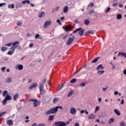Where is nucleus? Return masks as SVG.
I'll list each match as a JSON object with an SVG mask.
<instances>
[{
    "label": "nucleus",
    "instance_id": "obj_1",
    "mask_svg": "<svg viewBox=\"0 0 126 126\" xmlns=\"http://www.w3.org/2000/svg\"><path fill=\"white\" fill-rule=\"evenodd\" d=\"M46 82H47V78L43 79L41 83L39 84V89L41 95H43V94L46 93V90L44 89V86H45Z\"/></svg>",
    "mask_w": 126,
    "mask_h": 126
},
{
    "label": "nucleus",
    "instance_id": "obj_2",
    "mask_svg": "<svg viewBox=\"0 0 126 126\" xmlns=\"http://www.w3.org/2000/svg\"><path fill=\"white\" fill-rule=\"evenodd\" d=\"M58 112L57 107L52 108L46 112V115H51V114H56Z\"/></svg>",
    "mask_w": 126,
    "mask_h": 126
},
{
    "label": "nucleus",
    "instance_id": "obj_3",
    "mask_svg": "<svg viewBox=\"0 0 126 126\" xmlns=\"http://www.w3.org/2000/svg\"><path fill=\"white\" fill-rule=\"evenodd\" d=\"M75 39V36L73 35L72 37H69L67 40L66 45L69 46L73 42V40Z\"/></svg>",
    "mask_w": 126,
    "mask_h": 126
},
{
    "label": "nucleus",
    "instance_id": "obj_4",
    "mask_svg": "<svg viewBox=\"0 0 126 126\" xmlns=\"http://www.w3.org/2000/svg\"><path fill=\"white\" fill-rule=\"evenodd\" d=\"M78 31H80L79 32V34L80 36H82V35H83V32H84V30H82V28H79L76 30H75V31H74V32H73V33H76L77 32H78Z\"/></svg>",
    "mask_w": 126,
    "mask_h": 126
},
{
    "label": "nucleus",
    "instance_id": "obj_5",
    "mask_svg": "<svg viewBox=\"0 0 126 126\" xmlns=\"http://www.w3.org/2000/svg\"><path fill=\"white\" fill-rule=\"evenodd\" d=\"M65 123L63 121H58L55 123V126H65Z\"/></svg>",
    "mask_w": 126,
    "mask_h": 126
},
{
    "label": "nucleus",
    "instance_id": "obj_6",
    "mask_svg": "<svg viewBox=\"0 0 126 126\" xmlns=\"http://www.w3.org/2000/svg\"><path fill=\"white\" fill-rule=\"evenodd\" d=\"M11 100V97H10V95L7 94L5 97L4 100L2 101V103L3 104H6V101L7 100Z\"/></svg>",
    "mask_w": 126,
    "mask_h": 126
},
{
    "label": "nucleus",
    "instance_id": "obj_7",
    "mask_svg": "<svg viewBox=\"0 0 126 126\" xmlns=\"http://www.w3.org/2000/svg\"><path fill=\"white\" fill-rule=\"evenodd\" d=\"M51 23H52L51 21H45L43 25L44 28H48L51 25Z\"/></svg>",
    "mask_w": 126,
    "mask_h": 126
},
{
    "label": "nucleus",
    "instance_id": "obj_8",
    "mask_svg": "<svg viewBox=\"0 0 126 126\" xmlns=\"http://www.w3.org/2000/svg\"><path fill=\"white\" fill-rule=\"evenodd\" d=\"M96 118V116L94 115L93 114L91 113L88 116V120H94Z\"/></svg>",
    "mask_w": 126,
    "mask_h": 126
},
{
    "label": "nucleus",
    "instance_id": "obj_9",
    "mask_svg": "<svg viewBox=\"0 0 126 126\" xmlns=\"http://www.w3.org/2000/svg\"><path fill=\"white\" fill-rule=\"evenodd\" d=\"M70 112L71 115H75L76 114V109L74 107L70 108Z\"/></svg>",
    "mask_w": 126,
    "mask_h": 126
},
{
    "label": "nucleus",
    "instance_id": "obj_10",
    "mask_svg": "<svg viewBox=\"0 0 126 126\" xmlns=\"http://www.w3.org/2000/svg\"><path fill=\"white\" fill-rule=\"evenodd\" d=\"M100 69L101 70L104 69V67H103V64H102L98 65L96 67V70L99 71Z\"/></svg>",
    "mask_w": 126,
    "mask_h": 126
},
{
    "label": "nucleus",
    "instance_id": "obj_11",
    "mask_svg": "<svg viewBox=\"0 0 126 126\" xmlns=\"http://www.w3.org/2000/svg\"><path fill=\"white\" fill-rule=\"evenodd\" d=\"M119 57H124V58H126V53L125 52H119L118 53Z\"/></svg>",
    "mask_w": 126,
    "mask_h": 126
},
{
    "label": "nucleus",
    "instance_id": "obj_12",
    "mask_svg": "<svg viewBox=\"0 0 126 126\" xmlns=\"http://www.w3.org/2000/svg\"><path fill=\"white\" fill-rule=\"evenodd\" d=\"M16 69H19V70H22L23 69V65L19 64L16 66Z\"/></svg>",
    "mask_w": 126,
    "mask_h": 126
},
{
    "label": "nucleus",
    "instance_id": "obj_13",
    "mask_svg": "<svg viewBox=\"0 0 126 126\" xmlns=\"http://www.w3.org/2000/svg\"><path fill=\"white\" fill-rule=\"evenodd\" d=\"M99 59H101V57H98L95 58L94 60L92 61L91 63H97V62L99 61Z\"/></svg>",
    "mask_w": 126,
    "mask_h": 126
},
{
    "label": "nucleus",
    "instance_id": "obj_14",
    "mask_svg": "<svg viewBox=\"0 0 126 126\" xmlns=\"http://www.w3.org/2000/svg\"><path fill=\"white\" fill-rule=\"evenodd\" d=\"M38 86V84L37 83H34L32 84L30 87V89H32V88H35Z\"/></svg>",
    "mask_w": 126,
    "mask_h": 126
},
{
    "label": "nucleus",
    "instance_id": "obj_15",
    "mask_svg": "<svg viewBox=\"0 0 126 126\" xmlns=\"http://www.w3.org/2000/svg\"><path fill=\"white\" fill-rule=\"evenodd\" d=\"M38 16L40 18H43V17H45V12H39L38 13Z\"/></svg>",
    "mask_w": 126,
    "mask_h": 126
},
{
    "label": "nucleus",
    "instance_id": "obj_16",
    "mask_svg": "<svg viewBox=\"0 0 126 126\" xmlns=\"http://www.w3.org/2000/svg\"><path fill=\"white\" fill-rule=\"evenodd\" d=\"M7 125H8V126H13V122H12V120H7Z\"/></svg>",
    "mask_w": 126,
    "mask_h": 126
},
{
    "label": "nucleus",
    "instance_id": "obj_17",
    "mask_svg": "<svg viewBox=\"0 0 126 126\" xmlns=\"http://www.w3.org/2000/svg\"><path fill=\"white\" fill-rule=\"evenodd\" d=\"M15 5L14 4H11L9 5H8V8H9L10 9H13L14 8Z\"/></svg>",
    "mask_w": 126,
    "mask_h": 126
},
{
    "label": "nucleus",
    "instance_id": "obj_18",
    "mask_svg": "<svg viewBox=\"0 0 126 126\" xmlns=\"http://www.w3.org/2000/svg\"><path fill=\"white\" fill-rule=\"evenodd\" d=\"M114 112L116 114L117 116H121V113L120 112V111L118 110V109H114Z\"/></svg>",
    "mask_w": 126,
    "mask_h": 126
},
{
    "label": "nucleus",
    "instance_id": "obj_19",
    "mask_svg": "<svg viewBox=\"0 0 126 126\" xmlns=\"http://www.w3.org/2000/svg\"><path fill=\"white\" fill-rule=\"evenodd\" d=\"M18 97H19V94H18V93H17L15 94H14V95L13 96L14 101H15L16 100V99H17L18 98Z\"/></svg>",
    "mask_w": 126,
    "mask_h": 126
},
{
    "label": "nucleus",
    "instance_id": "obj_20",
    "mask_svg": "<svg viewBox=\"0 0 126 126\" xmlns=\"http://www.w3.org/2000/svg\"><path fill=\"white\" fill-rule=\"evenodd\" d=\"M95 13V10H89V15H92L93 14H94Z\"/></svg>",
    "mask_w": 126,
    "mask_h": 126
},
{
    "label": "nucleus",
    "instance_id": "obj_21",
    "mask_svg": "<svg viewBox=\"0 0 126 126\" xmlns=\"http://www.w3.org/2000/svg\"><path fill=\"white\" fill-rule=\"evenodd\" d=\"M114 122H115V119L111 118L108 121V124H109V125H111V124H113Z\"/></svg>",
    "mask_w": 126,
    "mask_h": 126
},
{
    "label": "nucleus",
    "instance_id": "obj_22",
    "mask_svg": "<svg viewBox=\"0 0 126 126\" xmlns=\"http://www.w3.org/2000/svg\"><path fill=\"white\" fill-rule=\"evenodd\" d=\"M74 93V90H71L70 92L67 94V97H70L72 94Z\"/></svg>",
    "mask_w": 126,
    "mask_h": 126
},
{
    "label": "nucleus",
    "instance_id": "obj_23",
    "mask_svg": "<svg viewBox=\"0 0 126 126\" xmlns=\"http://www.w3.org/2000/svg\"><path fill=\"white\" fill-rule=\"evenodd\" d=\"M104 73H105V71L104 70H102V71H97V74L98 75H102V74H104Z\"/></svg>",
    "mask_w": 126,
    "mask_h": 126
},
{
    "label": "nucleus",
    "instance_id": "obj_24",
    "mask_svg": "<svg viewBox=\"0 0 126 126\" xmlns=\"http://www.w3.org/2000/svg\"><path fill=\"white\" fill-rule=\"evenodd\" d=\"M70 29H71V27L70 26H66L64 28V30L65 31H68V30H70Z\"/></svg>",
    "mask_w": 126,
    "mask_h": 126
},
{
    "label": "nucleus",
    "instance_id": "obj_25",
    "mask_svg": "<svg viewBox=\"0 0 126 126\" xmlns=\"http://www.w3.org/2000/svg\"><path fill=\"white\" fill-rule=\"evenodd\" d=\"M63 11L64 13L67 12V11H68V7H67V6L64 7L63 9Z\"/></svg>",
    "mask_w": 126,
    "mask_h": 126
},
{
    "label": "nucleus",
    "instance_id": "obj_26",
    "mask_svg": "<svg viewBox=\"0 0 126 126\" xmlns=\"http://www.w3.org/2000/svg\"><path fill=\"white\" fill-rule=\"evenodd\" d=\"M12 45L13 46H15L16 45H19V41H14L12 43Z\"/></svg>",
    "mask_w": 126,
    "mask_h": 126
},
{
    "label": "nucleus",
    "instance_id": "obj_27",
    "mask_svg": "<svg viewBox=\"0 0 126 126\" xmlns=\"http://www.w3.org/2000/svg\"><path fill=\"white\" fill-rule=\"evenodd\" d=\"M15 49H16V47L15 46H12L10 48V50H11V51L13 52V53H14V51H15Z\"/></svg>",
    "mask_w": 126,
    "mask_h": 126
},
{
    "label": "nucleus",
    "instance_id": "obj_28",
    "mask_svg": "<svg viewBox=\"0 0 126 126\" xmlns=\"http://www.w3.org/2000/svg\"><path fill=\"white\" fill-rule=\"evenodd\" d=\"M122 17H123V16L121 14H118L117 15V19H118V20L122 19Z\"/></svg>",
    "mask_w": 126,
    "mask_h": 126
},
{
    "label": "nucleus",
    "instance_id": "obj_29",
    "mask_svg": "<svg viewBox=\"0 0 126 126\" xmlns=\"http://www.w3.org/2000/svg\"><path fill=\"white\" fill-rule=\"evenodd\" d=\"M89 23H90V22H89V20L87 19L84 21V24L85 25H88V24H89Z\"/></svg>",
    "mask_w": 126,
    "mask_h": 126
},
{
    "label": "nucleus",
    "instance_id": "obj_30",
    "mask_svg": "<svg viewBox=\"0 0 126 126\" xmlns=\"http://www.w3.org/2000/svg\"><path fill=\"white\" fill-rule=\"evenodd\" d=\"M6 50H7V49L5 47H2L1 48V51L2 53H3V52H5Z\"/></svg>",
    "mask_w": 126,
    "mask_h": 126
},
{
    "label": "nucleus",
    "instance_id": "obj_31",
    "mask_svg": "<svg viewBox=\"0 0 126 126\" xmlns=\"http://www.w3.org/2000/svg\"><path fill=\"white\" fill-rule=\"evenodd\" d=\"M6 82H7V83H9V82H11V78L8 77L6 79Z\"/></svg>",
    "mask_w": 126,
    "mask_h": 126
},
{
    "label": "nucleus",
    "instance_id": "obj_32",
    "mask_svg": "<svg viewBox=\"0 0 126 126\" xmlns=\"http://www.w3.org/2000/svg\"><path fill=\"white\" fill-rule=\"evenodd\" d=\"M7 93H8L7 91H4L2 94L3 97H5V96L7 95Z\"/></svg>",
    "mask_w": 126,
    "mask_h": 126
},
{
    "label": "nucleus",
    "instance_id": "obj_33",
    "mask_svg": "<svg viewBox=\"0 0 126 126\" xmlns=\"http://www.w3.org/2000/svg\"><path fill=\"white\" fill-rule=\"evenodd\" d=\"M120 126H126V122H121L120 123Z\"/></svg>",
    "mask_w": 126,
    "mask_h": 126
},
{
    "label": "nucleus",
    "instance_id": "obj_34",
    "mask_svg": "<svg viewBox=\"0 0 126 126\" xmlns=\"http://www.w3.org/2000/svg\"><path fill=\"white\" fill-rule=\"evenodd\" d=\"M54 120V116L51 115L49 117L48 121H53Z\"/></svg>",
    "mask_w": 126,
    "mask_h": 126
},
{
    "label": "nucleus",
    "instance_id": "obj_35",
    "mask_svg": "<svg viewBox=\"0 0 126 126\" xmlns=\"http://www.w3.org/2000/svg\"><path fill=\"white\" fill-rule=\"evenodd\" d=\"M70 83H75L76 82V79L74 78L70 81Z\"/></svg>",
    "mask_w": 126,
    "mask_h": 126
},
{
    "label": "nucleus",
    "instance_id": "obj_36",
    "mask_svg": "<svg viewBox=\"0 0 126 126\" xmlns=\"http://www.w3.org/2000/svg\"><path fill=\"white\" fill-rule=\"evenodd\" d=\"M79 86H80V87H84V86H85V83L83 82L80 83Z\"/></svg>",
    "mask_w": 126,
    "mask_h": 126
},
{
    "label": "nucleus",
    "instance_id": "obj_37",
    "mask_svg": "<svg viewBox=\"0 0 126 126\" xmlns=\"http://www.w3.org/2000/svg\"><path fill=\"white\" fill-rule=\"evenodd\" d=\"M7 55H9V56H11V55L13 54V52L12 51H11V50H9L8 52H7Z\"/></svg>",
    "mask_w": 126,
    "mask_h": 126
},
{
    "label": "nucleus",
    "instance_id": "obj_38",
    "mask_svg": "<svg viewBox=\"0 0 126 126\" xmlns=\"http://www.w3.org/2000/svg\"><path fill=\"white\" fill-rule=\"evenodd\" d=\"M5 114H6V112H3L0 113V117H2V116H4V115H5Z\"/></svg>",
    "mask_w": 126,
    "mask_h": 126
},
{
    "label": "nucleus",
    "instance_id": "obj_39",
    "mask_svg": "<svg viewBox=\"0 0 126 126\" xmlns=\"http://www.w3.org/2000/svg\"><path fill=\"white\" fill-rule=\"evenodd\" d=\"M92 32H93V31H90L87 32L86 33V34H85L84 35H89V34H91V33H92Z\"/></svg>",
    "mask_w": 126,
    "mask_h": 126
},
{
    "label": "nucleus",
    "instance_id": "obj_40",
    "mask_svg": "<svg viewBox=\"0 0 126 126\" xmlns=\"http://www.w3.org/2000/svg\"><path fill=\"white\" fill-rule=\"evenodd\" d=\"M30 102L32 101V102H34V103L35 102H37V99H34L33 98H31L29 100Z\"/></svg>",
    "mask_w": 126,
    "mask_h": 126
},
{
    "label": "nucleus",
    "instance_id": "obj_41",
    "mask_svg": "<svg viewBox=\"0 0 126 126\" xmlns=\"http://www.w3.org/2000/svg\"><path fill=\"white\" fill-rule=\"evenodd\" d=\"M82 68H83V67H81L80 69H79L78 71H77L76 72H75L74 73V75H75V74H76L77 73H78V72H79V71L81 70Z\"/></svg>",
    "mask_w": 126,
    "mask_h": 126
},
{
    "label": "nucleus",
    "instance_id": "obj_42",
    "mask_svg": "<svg viewBox=\"0 0 126 126\" xmlns=\"http://www.w3.org/2000/svg\"><path fill=\"white\" fill-rule=\"evenodd\" d=\"M39 38H40V34L37 33L35 36V39H39Z\"/></svg>",
    "mask_w": 126,
    "mask_h": 126
},
{
    "label": "nucleus",
    "instance_id": "obj_43",
    "mask_svg": "<svg viewBox=\"0 0 126 126\" xmlns=\"http://www.w3.org/2000/svg\"><path fill=\"white\" fill-rule=\"evenodd\" d=\"M12 44V42L7 43V44H5V46L6 47H10V46H11Z\"/></svg>",
    "mask_w": 126,
    "mask_h": 126
},
{
    "label": "nucleus",
    "instance_id": "obj_44",
    "mask_svg": "<svg viewBox=\"0 0 126 126\" xmlns=\"http://www.w3.org/2000/svg\"><path fill=\"white\" fill-rule=\"evenodd\" d=\"M64 84H65V82L61 84V86H60V88L59 89V90H61V89H62V88L63 87V85H64Z\"/></svg>",
    "mask_w": 126,
    "mask_h": 126
},
{
    "label": "nucleus",
    "instance_id": "obj_45",
    "mask_svg": "<svg viewBox=\"0 0 126 126\" xmlns=\"http://www.w3.org/2000/svg\"><path fill=\"white\" fill-rule=\"evenodd\" d=\"M111 10V8L110 7H107V10L105 11V13L109 12Z\"/></svg>",
    "mask_w": 126,
    "mask_h": 126
},
{
    "label": "nucleus",
    "instance_id": "obj_46",
    "mask_svg": "<svg viewBox=\"0 0 126 126\" xmlns=\"http://www.w3.org/2000/svg\"><path fill=\"white\" fill-rule=\"evenodd\" d=\"M94 3H90L88 5V7H90V6H94Z\"/></svg>",
    "mask_w": 126,
    "mask_h": 126
},
{
    "label": "nucleus",
    "instance_id": "obj_47",
    "mask_svg": "<svg viewBox=\"0 0 126 126\" xmlns=\"http://www.w3.org/2000/svg\"><path fill=\"white\" fill-rule=\"evenodd\" d=\"M56 108L57 109V110L58 109H60L61 110H63V106H56Z\"/></svg>",
    "mask_w": 126,
    "mask_h": 126
},
{
    "label": "nucleus",
    "instance_id": "obj_48",
    "mask_svg": "<svg viewBox=\"0 0 126 126\" xmlns=\"http://www.w3.org/2000/svg\"><path fill=\"white\" fill-rule=\"evenodd\" d=\"M59 101V99L58 98H55L53 99V103H56Z\"/></svg>",
    "mask_w": 126,
    "mask_h": 126
},
{
    "label": "nucleus",
    "instance_id": "obj_49",
    "mask_svg": "<svg viewBox=\"0 0 126 126\" xmlns=\"http://www.w3.org/2000/svg\"><path fill=\"white\" fill-rule=\"evenodd\" d=\"M60 6H57L56 8H55V10H56V11L57 12V11H59V10H60Z\"/></svg>",
    "mask_w": 126,
    "mask_h": 126
},
{
    "label": "nucleus",
    "instance_id": "obj_50",
    "mask_svg": "<svg viewBox=\"0 0 126 126\" xmlns=\"http://www.w3.org/2000/svg\"><path fill=\"white\" fill-rule=\"evenodd\" d=\"M17 26H21V25H22V23L20 22H18L17 23Z\"/></svg>",
    "mask_w": 126,
    "mask_h": 126
},
{
    "label": "nucleus",
    "instance_id": "obj_51",
    "mask_svg": "<svg viewBox=\"0 0 126 126\" xmlns=\"http://www.w3.org/2000/svg\"><path fill=\"white\" fill-rule=\"evenodd\" d=\"M100 108H99V106H96L95 107V111L94 112V113H96V112H97V111H99Z\"/></svg>",
    "mask_w": 126,
    "mask_h": 126
},
{
    "label": "nucleus",
    "instance_id": "obj_52",
    "mask_svg": "<svg viewBox=\"0 0 126 126\" xmlns=\"http://www.w3.org/2000/svg\"><path fill=\"white\" fill-rule=\"evenodd\" d=\"M15 47H16L18 50H20V49H21V46H20V45L16 46Z\"/></svg>",
    "mask_w": 126,
    "mask_h": 126
},
{
    "label": "nucleus",
    "instance_id": "obj_53",
    "mask_svg": "<svg viewBox=\"0 0 126 126\" xmlns=\"http://www.w3.org/2000/svg\"><path fill=\"white\" fill-rule=\"evenodd\" d=\"M5 4H6L5 3H0V7H1V6H3V5H5Z\"/></svg>",
    "mask_w": 126,
    "mask_h": 126
},
{
    "label": "nucleus",
    "instance_id": "obj_54",
    "mask_svg": "<svg viewBox=\"0 0 126 126\" xmlns=\"http://www.w3.org/2000/svg\"><path fill=\"white\" fill-rule=\"evenodd\" d=\"M37 126H45V124H39Z\"/></svg>",
    "mask_w": 126,
    "mask_h": 126
},
{
    "label": "nucleus",
    "instance_id": "obj_55",
    "mask_svg": "<svg viewBox=\"0 0 126 126\" xmlns=\"http://www.w3.org/2000/svg\"><path fill=\"white\" fill-rule=\"evenodd\" d=\"M57 23H59V24H60V25H62V23L61 22V21H60V20H57Z\"/></svg>",
    "mask_w": 126,
    "mask_h": 126
},
{
    "label": "nucleus",
    "instance_id": "obj_56",
    "mask_svg": "<svg viewBox=\"0 0 126 126\" xmlns=\"http://www.w3.org/2000/svg\"><path fill=\"white\" fill-rule=\"evenodd\" d=\"M33 106L34 107H37V102H34L33 103Z\"/></svg>",
    "mask_w": 126,
    "mask_h": 126
},
{
    "label": "nucleus",
    "instance_id": "obj_57",
    "mask_svg": "<svg viewBox=\"0 0 126 126\" xmlns=\"http://www.w3.org/2000/svg\"><path fill=\"white\" fill-rule=\"evenodd\" d=\"M118 5V2L113 3V6H117Z\"/></svg>",
    "mask_w": 126,
    "mask_h": 126
},
{
    "label": "nucleus",
    "instance_id": "obj_58",
    "mask_svg": "<svg viewBox=\"0 0 126 126\" xmlns=\"http://www.w3.org/2000/svg\"><path fill=\"white\" fill-rule=\"evenodd\" d=\"M125 103V100L124 99H122L121 102V105H123Z\"/></svg>",
    "mask_w": 126,
    "mask_h": 126
},
{
    "label": "nucleus",
    "instance_id": "obj_59",
    "mask_svg": "<svg viewBox=\"0 0 126 126\" xmlns=\"http://www.w3.org/2000/svg\"><path fill=\"white\" fill-rule=\"evenodd\" d=\"M112 69L113 70H114L115 68H116V65H112Z\"/></svg>",
    "mask_w": 126,
    "mask_h": 126
},
{
    "label": "nucleus",
    "instance_id": "obj_60",
    "mask_svg": "<svg viewBox=\"0 0 126 126\" xmlns=\"http://www.w3.org/2000/svg\"><path fill=\"white\" fill-rule=\"evenodd\" d=\"M33 45L34 44L33 43L30 44V45H29V47L30 48H32V47H33Z\"/></svg>",
    "mask_w": 126,
    "mask_h": 126
},
{
    "label": "nucleus",
    "instance_id": "obj_61",
    "mask_svg": "<svg viewBox=\"0 0 126 126\" xmlns=\"http://www.w3.org/2000/svg\"><path fill=\"white\" fill-rule=\"evenodd\" d=\"M119 94V92L118 91L114 92V95H118Z\"/></svg>",
    "mask_w": 126,
    "mask_h": 126
},
{
    "label": "nucleus",
    "instance_id": "obj_62",
    "mask_svg": "<svg viewBox=\"0 0 126 126\" xmlns=\"http://www.w3.org/2000/svg\"><path fill=\"white\" fill-rule=\"evenodd\" d=\"M55 11H56V9L52 8V13H54V12H55Z\"/></svg>",
    "mask_w": 126,
    "mask_h": 126
},
{
    "label": "nucleus",
    "instance_id": "obj_63",
    "mask_svg": "<svg viewBox=\"0 0 126 126\" xmlns=\"http://www.w3.org/2000/svg\"><path fill=\"white\" fill-rule=\"evenodd\" d=\"M74 126H79V123L75 124Z\"/></svg>",
    "mask_w": 126,
    "mask_h": 126
},
{
    "label": "nucleus",
    "instance_id": "obj_64",
    "mask_svg": "<svg viewBox=\"0 0 126 126\" xmlns=\"http://www.w3.org/2000/svg\"><path fill=\"white\" fill-rule=\"evenodd\" d=\"M123 73H124V74L126 75V69H125V70L123 71Z\"/></svg>",
    "mask_w": 126,
    "mask_h": 126
}]
</instances>
